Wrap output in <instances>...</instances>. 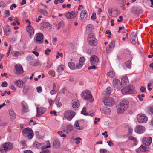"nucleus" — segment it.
I'll use <instances>...</instances> for the list:
<instances>
[{
	"label": "nucleus",
	"mask_w": 153,
	"mask_h": 153,
	"mask_svg": "<svg viewBox=\"0 0 153 153\" xmlns=\"http://www.w3.org/2000/svg\"><path fill=\"white\" fill-rule=\"evenodd\" d=\"M128 100H123L122 101L118 106L117 111V113L120 114H123L128 108Z\"/></svg>",
	"instance_id": "obj_1"
},
{
	"label": "nucleus",
	"mask_w": 153,
	"mask_h": 153,
	"mask_svg": "<svg viewBox=\"0 0 153 153\" xmlns=\"http://www.w3.org/2000/svg\"><path fill=\"white\" fill-rule=\"evenodd\" d=\"M81 97L91 102H93L94 100L90 90L85 89L84 90L81 94Z\"/></svg>",
	"instance_id": "obj_2"
},
{
	"label": "nucleus",
	"mask_w": 153,
	"mask_h": 153,
	"mask_svg": "<svg viewBox=\"0 0 153 153\" xmlns=\"http://www.w3.org/2000/svg\"><path fill=\"white\" fill-rule=\"evenodd\" d=\"M13 147L12 143L9 142H5L0 146V153H7V151L11 150Z\"/></svg>",
	"instance_id": "obj_3"
},
{
	"label": "nucleus",
	"mask_w": 153,
	"mask_h": 153,
	"mask_svg": "<svg viewBox=\"0 0 153 153\" xmlns=\"http://www.w3.org/2000/svg\"><path fill=\"white\" fill-rule=\"evenodd\" d=\"M22 133L24 136L27 137L30 139L33 138L34 135L33 131L29 128H24Z\"/></svg>",
	"instance_id": "obj_4"
},
{
	"label": "nucleus",
	"mask_w": 153,
	"mask_h": 153,
	"mask_svg": "<svg viewBox=\"0 0 153 153\" xmlns=\"http://www.w3.org/2000/svg\"><path fill=\"white\" fill-rule=\"evenodd\" d=\"M87 39L88 43L92 46H95L97 44V40L92 33H91L88 35Z\"/></svg>",
	"instance_id": "obj_5"
},
{
	"label": "nucleus",
	"mask_w": 153,
	"mask_h": 153,
	"mask_svg": "<svg viewBox=\"0 0 153 153\" xmlns=\"http://www.w3.org/2000/svg\"><path fill=\"white\" fill-rule=\"evenodd\" d=\"M134 88V87L133 86L129 85L128 87L122 89L121 90V91L123 94H132L135 92Z\"/></svg>",
	"instance_id": "obj_6"
},
{
	"label": "nucleus",
	"mask_w": 153,
	"mask_h": 153,
	"mask_svg": "<svg viewBox=\"0 0 153 153\" xmlns=\"http://www.w3.org/2000/svg\"><path fill=\"white\" fill-rule=\"evenodd\" d=\"M75 115V112L71 110L66 111L64 113V117L68 121H70Z\"/></svg>",
	"instance_id": "obj_7"
},
{
	"label": "nucleus",
	"mask_w": 153,
	"mask_h": 153,
	"mask_svg": "<svg viewBox=\"0 0 153 153\" xmlns=\"http://www.w3.org/2000/svg\"><path fill=\"white\" fill-rule=\"evenodd\" d=\"M137 122L139 123H146L148 120V117L143 114H140L137 116Z\"/></svg>",
	"instance_id": "obj_8"
},
{
	"label": "nucleus",
	"mask_w": 153,
	"mask_h": 153,
	"mask_svg": "<svg viewBox=\"0 0 153 153\" xmlns=\"http://www.w3.org/2000/svg\"><path fill=\"white\" fill-rule=\"evenodd\" d=\"M44 36L43 34L41 33H38L35 35L34 40L36 43L40 44L43 41Z\"/></svg>",
	"instance_id": "obj_9"
},
{
	"label": "nucleus",
	"mask_w": 153,
	"mask_h": 153,
	"mask_svg": "<svg viewBox=\"0 0 153 153\" xmlns=\"http://www.w3.org/2000/svg\"><path fill=\"white\" fill-rule=\"evenodd\" d=\"M66 18L68 19H71L74 18L78 15V12L75 11L71 12H68L65 14Z\"/></svg>",
	"instance_id": "obj_10"
},
{
	"label": "nucleus",
	"mask_w": 153,
	"mask_h": 153,
	"mask_svg": "<svg viewBox=\"0 0 153 153\" xmlns=\"http://www.w3.org/2000/svg\"><path fill=\"white\" fill-rule=\"evenodd\" d=\"M105 105L107 106H111L114 104V100L112 98L108 97L105 99L103 101Z\"/></svg>",
	"instance_id": "obj_11"
},
{
	"label": "nucleus",
	"mask_w": 153,
	"mask_h": 153,
	"mask_svg": "<svg viewBox=\"0 0 153 153\" xmlns=\"http://www.w3.org/2000/svg\"><path fill=\"white\" fill-rule=\"evenodd\" d=\"M145 130V127L140 125H137L134 129L135 132L139 134L144 133Z\"/></svg>",
	"instance_id": "obj_12"
},
{
	"label": "nucleus",
	"mask_w": 153,
	"mask_h": 153,
	"mask_svg": "<svg viewBox=\"0 0 153 153\" xmlns=\"http://www.w3.org/2000/svg\"><path fill=\"white\" fill-rule=\"evenodd\" d=\"M113 85L116 89H120L122 87V83L118 79H114L113 80Z\"/></svg>",
	"instance_id": "obj_13"
},
{
	"label": "nucleus",
	"mask_w": 153,
	"mask_h": 153,
	"mask_svg": "<svg viewBox=\"0 0 153 153\" xmlns=\"http://www.w3.org/2000/svg\"><path fill=\"white\" fill-rule=\"evenodd\" d=\"M16 70V74L17 75H21L24 72L23 68L19 64H17L15 65Z\"/></svg>",
	"instance_id": "obj_14"
},
{
	"label": "nucleus",
	"mask_w": 153,
	"mask_h": 153,
	"mask_svg": "<svg viewBox=\"0 0 153 153\" xmlns=\"http://www.w3.org/2000/svg\"><path fill=\"white\" fill-rule=\"evenodd\" d=\"M37 117H39L41 115L43 114L46 111V108L44 107H36Z\"/></svg>",
	"instance_id": "obj_15"
},
{
	"label": "nucleus",
	"mask_w": 153,
	"mask_h": 153,
	"mask_svg": "<svg viewBox=\"0 0 153 153\" xmlns=\"http://www.w3.org/2000/svg\"><path fill=\"white\" fill-rule=\"evenodd\" d=\"M91 63V65H97L99 62V59L95 55H92L90 59Z\"/></svg>",
	"instance_id": "obj_16"
},
{
	"label": "nucleus",
	"mask_w": 153,
	"mask_h": 153,
	"mask_svg": "<svg viewBox=\"0 0 153 153\" xmlns=\"http://www.w3.org/2000/svg\"><path fill=\"white\" fill-rule=\"evenodd\" d=\"M143 144L146 146H149L152 142V139L151 137H145L142 140Z\"/></svg>",
	"instance_id": "obj_17"
},
{
	"label": "nucleus",
	"mask_w": 153,
	"mask_h": 153,
	"mask_svg": "<svg viewBox=\"0 0 153 153\" xmlns=\"http://www.w3.org/2000/svg\"><path fill=\"white\" fill-rule=\"evenodd\" d=\"M85 61V57H82L80 58L79 62L76 66V69H80L82 68L84 64V62Z\"/></svg>",
	"instance_id": "obj_18"
},
{
	"label": "nucleus",
	"mask_w": 153,
	"mask_h": 153,
	"mask_svg": "<svg viewBox=\"0 0 153 153\" xmlns=\"http://www.w3.org/2000/svg\"><path fill=\"white\" fill-rule=\"evenodd\" d=\"M88 12L85 10H83L81 12L80 17L82 20H85L88 17Z\"/></svg>",
	"instance_id": "obj_19"
},
{
	"label": "nucleus",
	"mask_w": 153,
	"mask_h": 153,
	"mask_svg": "<svg viewBox=\"0 0 153 153\" xmlns=\"http://www.w3.org/2000/svg\"><path fill=\"white\" fill-rule=\"evenodd\" d=\"M22 113H26L28 111V106L27 104L25 101L22 102Z\"/></svg>",
	"instance_id": "obj_20"
},
{
	"label": "nucleus",
	"mask_w": 153,
	"mask_h": 153,
	"mask_svg": "<svg viewBox=\"0 0 153 153\" xmlns=\"http://www.w3.org/2000/svg\"><path fill=\"white\" fill-rule=\"evenodd\" d=\"M26 30L30 34V36L34 34V30L33 27L28 25L26 27Z\"/></svg>",
	"instance_id": "obj_21"
},
{
	"label": "nucleus",
	"mask_w": 153,
	"mask_h": 153,
	"mask_svg": "<svg viewBox=\"0 0 153 153\" xmlns=\"http://www.w3.org/2000/svg\"><path fill=\"white\" fill-rule=\"evenodd\" d=\"M25 82L20 80H19L15 82L14 83L19 88H22L23 87L24 84Z\"/></svg>",
	"instance_id": "obj_22"
},
{
	"label": "nucleus",
	"mask_w": 153,
	"mask_h": 153,
	"mask_svg": "<svg viewBox=\"0 0 153 153\" xmlns=\"http://www.w3.org/2000/svg\"><path fill=\"white\" fill-rule=\"evenodd\" d=\"M114 44L112 42H111L108 45V47L107 48V52L109 53H110L112 50L114 49Z\"/></svg>",
	"instance_id": "obj_23"
},
{
	"label": "nucleus",
	"mask_w": 153,
	"mask_h": 153,
	"mask_svg": "<svg viewBox=\"0 0 153 153\" xmlns=\"http://www.w3.org/2000/svg\"><path fill=\"white\" fill-rule=\"evenodd\" d=\"M29 64L32 66H36L40 65V62L38 60L36 59L30 62Z\"/></svg>",
	"instance_id": "obj_24"
},
{
	"label": "nucleus",
	"mask_w": 153,
	"mask_h": 153,
	"mask_svg": "<svg viewBox=\"0 0 153 153\" xmlns=\"http://www.w3.org/2000/svg\"><path fill=\"white\" fill-rule=\"evenodd\" d=\"M60 143L58 140H55L53 141V146L55 148H57L60 146Z\"/></svg>",
	"instance_id": "obj_25"
},
{
	"label": "nucleus",
	"mask_w": 153,
	"mask_h": 153,
	"mask_svg": "<svg viewBox=\"0 0 153 153\" xmlns=\"http://www.w3.org/2000/svg\"><path fill=\"white\" fill-rule=\"evenodd\" d=\"M4 31L6 36H8L10 33V28L8 25L5 26L4 27Z\"/></svg>",
	"instance_id": "obj_26"
},
{
	"label": "nucleus",
	"mask_w": 153,
	"mask_h": 153,
	"mask_svg": "<svg viewBox=\"0 0 153 153\" xmlns=\"http://www.w3.org/2000/svg\"><path fill=\"white\" fill-rule=\"evenodd\" d=\"M112 90V89L110 87H108L104 91L102 92V94H109L111 93Z\"/></svg>",
	"instance_id": "obj_27"
},
{
	"label": "nucleus",
	"mask_w": 153,
	"mask_h": 153,
	"mask_svg": "<svg viewBox=\"0 0 153 153\" xmlns=\"http://www.w3.org/2000/svg\"><path fill=\"white\" fill-rule=\"evenodd\" d=\"M107 75L110 78H113L115 76V73L114 71L111 70L108 73Z\"/></svg>",
	"instance_id": "obj_28"
},
{
	"label": "nucleus",
	"mask_w": 153,
	"mask_h": 153,
	"mask_svg": "<svg viewBox=\"0 0 153 153\" xmlns=\"http://www.w3.org/2000/svg\"><path fill=\"white\" fill-rule=\"evenodd\" d=\"M72 107L74 108H77L79 106V101H73L72 102Z\"/></svg>",
	"instance_id": "obj_29"
},
{
	"label": "nucleus",
	"mask_w": 153,
	"mask_h": 153,
	"mask_svg": "<svg viewBox=\"0 0 153 153\" xmlns=\"http://www.w3.org/2000/svg\"><path fill=\"white\" fill-rule=\"evenodd\" d=\"M68 65L71 70H74L76 69V66L72 62H69L68 63Z\"/></svg>",
	"instance_id": "obj_30"
},
{
	"label": "nucleus",
	"mask_w": 153,
	"mask_h": 153,
	"mask_svg": "<svg viewBox=\"0 0 153 153\" xmlns=\"http://www.w3.org/2000/svg\"><path fill=\"white\" fill-rule=\"evenodd\" d=\"M102 113L104 114L108 115L111 112L110 109L107 108H104L102 109Z\"/></svg>",
	"instance_id": "obj_31"
},
{
	"label": "nucleus",
	"mask_w": 153,
	"mask_h": 153,
	"mask_svg": "<svg viewBox=\"0 0 153 153\" xmlns=\"http://www.w3.org/2000/svg\"><path fill=\"white\" fill-rule=\"evenodd\" d=\"M34 145L39 149L41 148L42 150L44 149V144L42 143L41 144L36 142L34 143Z\"/></svg>",
	"instance_id": "obj_32"
},
{
	"label": "nucleus",
	"mask_w": 153,
	"mask_h": 153,
	"mask_svg": "<svg viewBox=\"0 0 153 153\" xmlns=\"http://www.w3.org/2000/svg\"><path fill=\"white\" fill-rule=\"evenodd\" d=\"M39 12L41 14L45 16H47L48 15V12L46 10L42 9H40L39 10Z\"/></svg>",
	"instance_id": "obj_33"
},
{
	"label": "nucleus",
	"mask_w": 153,
	"mask_h": 153,
	"mask_svg": "<svg viewBox=\"0 0 153 153\" xmlns=\"http://www.w3.org/2000/svg\"><path fill=\"white\" fill-rule=\"evenodd\" d=\"M122 82L125 84H128L129 82V81L127 76L123 77L121 79Z\"/></svg>",
	"instance_id": "obj_34"
},
{
	"label": "nucleus",
	"mask_w": 153,
	"mask_h": 153,
	"mask_svg": "<svg viewBox=\"0 0 153 153\" xmlns=\"http://www.w3.org/2000/svg\"><path fill=\"white\" fill-rule=\"evenodd\" d=\"M73 128V126L71 125H68L66 126V129L67 132L66 133L68 134V132H71Z\"/></svg>",
	"instance_id": "obj_35"
},
{
	"label": "nucleus",
	"mask_w": 153,
	"mask_h": 153,
	"mask_svg": "<svg viewBox=\"0 0 153 153\" xmlns=\"http://www.w3.org/2000/svg\"><path fill=\"white\" fill-rule=\"evenodd\" d=\"M65 68V66L62 65H61L58 66L57 68V71L60 72L63 71Z\"/></svg>",
	"instance_id": "obj_36"
},
{
	"label": "nucleus",
	"mask_w": 153,
	"mask_h": 153,
	"mask_svg": "<svg viewBox=\"0 0 153 153\" xmlns=\"http://www.w3.org/2000/svg\"><path fill=\"white\" fill-rule=\"evenodd\" d=\"M93 28V25L92 24H89L87 27L86 30L88 31V32H91Z\"/></svg>",
	"instance_id": "obj_37"
},
{
	"label": "nucleus",
	"mask_w": 153,
	"mask_h": 153,
	"mask_svg": "<svg viewBox=\"0 0 153 153\" xmlns=\"http://www.w3.org/2000/svg\"><path fill=\"white\" fill-rule=\"evenodd\" d=\"M30 89V87L29 86H24L23 88V92L24 94H26L27 93V91Z\"/></svg>",
	"instance_id": "obj_38"
},
{
	"label": "nucleus",
	"mask_w": 153,
	"mask_h": 153,
	"mask_svg": "<svg viewBox=\"0 0 153 153\" xmlns=\"http://www.w3.org/2000/svg\"><path fill=\"white\" fill-rule=\"evenodd\" d=\"M74 127L77 130H80L82 129L80 128V127L79 126L78 122L77 121H76L74 123Z\"/></svg>",
	"instance_id": "obj_39"
},
{
	"label": "nucleus",
	"mask_w": 153,
	"mask_h": 153,
	"mask_svg": "<svg viewBox=\"0 0 153 153\" xmlns=\"http://www.w3.org/2000/svg\"><path fill=\"white\" fill-rule=\"evenodd\" d=\"M125 64L127 67L128 68H131V62L130 60H128L125 63Z\"/></svg>",
	"instance_id": "obj_40"
},
{
	"label": "nucleus",
	"mask_w": 153,
	"mask_h": 153,
	"mask_svg": "<svg viewBox=\"0 0 153 153\" xmlns=\"http://www.w3.org/2000/svg\"><path fill=\"white\" fill-rule=\"evenodd\" d=\"M62 131H59L57 132V134L60 136L61 137H64L65 138H66L67 136L66 134H62Z\"/></svg>",
	"instance_id": "obj_41"
},
{
	"label": "nucleus",
	"mask_w": 153,
	"mask_h": 153,
	"mask_svg": "<svg viewBox=\"0 0 153 153\" xmlns=\"http://www.w3.org/2000/svg\"><path fill=\"white\" fill-rule=\"evenodd\" d=\"M73 140L75 141V143L76 144H78L80 143V140H81L80 137L76 138H73Z\"/></svg>",
	"instance_id": "obj_42"
},
{
	"label": "nucleus",
	"mask_w": 153,
	"mask_h": 153,
	"mask_svg": "<svg viewBox=\"0 0 153 153\" xmlns=\"http://www.w3.org/2000/svg\"><path fill=\"white\" fill-rule=\"evenodd\" d=\"M136 36H131V42L133 45H135L136 44L135 39Z\"/></svg>",
	"instance_id": "obj_43"
},
{
	"label": "nucleus",
	"mask_w": 153,
	"mask_h": 153,
	"mask_svg": "<svg viewBox=\"0 0 153 153\" xmlns=\"http://www.w3.org/2000/svg\"><path fill=\"white\" fill-rule=\"evenodd\" d=\"M145 95L143 94H139L137 96V97L140 101H142L143 100V98L144 97Z\"/></svg>",
	"instance_id": "obj_44"
},
{
	"label": "nucleus",
	"mask_w": 153,
	"mask_h": 153,
	"mask_svg": "<svg viewBox=\"0 0 153 153\" xmlns=\"http://www.w3.org/2000/svg\"><path fill=\"white\" fill-rule=\"evenodd\" d=\"M46 146H44V149H45L46 148H49L51 147V145L50 142L49 141H47L46 142Z\"/></svg>",
	"instance_id": "obj_45"
},
{
	"label": "nucleus",
	"mask_w": 153,
	"mask_h": 153,
	"mask_svg": "<svg viewBox=\"0 0 153 153\" xmlns=\"http://www.w3.org/2000/svg\"><path fill=\"white\" fill-rule=\"evenodd\" d=\"M9 113L10 115L13 117H15V114L14 111L12 110H10L9 111Z\"/></svg>",
	"instance_id": "obj_46"
},
{
	"label": "nucleus",
	"mask_w": 153,
	"mask_h": 153,
	"mask_svg": "<svg viewBox=\"0 0 153 153\" xmlns=\"http://www.w3.org/2000/svg\"><path fill=\"white\" fill-rule=\"evenodd\" d=\"M19 54L20 53L19 52L17 51H14L12 53V55L15 57H17L18 56Z\"/></svg>",
	"instance_id": "obj_47"
},
{
	"label": "nucleus",
	"mask_w": 153,
	"mask_h": 153,
	"mask_svg": "<svg viewBox=\"0 0 153 153\" xmlns=\"http://www.w3.org/2000/svg\"><path fill=\"white\" fill-rule=\"evenodd\" d=\"M43 26L44 27H48L50 26V24L47 22H45L43 23Z\"/></svg>",
	"instance_id": "obj_48"
},
{
	"label": "nucleus",
	"mask_w": 153,
	"mask_h": 153,
	"mask_svg": "<svg viewBox=\"0 0 153 153\" xmlns=\"http://www.w3.org/2000/svg\"><path fill=\"white\" fill-rule=\"evenodd\" d=\"M81 113L85 115H87L88 114L86 112V108H85L83 107L82 111H81Z\"/></svg>",
	"instance_id": "obj_49"
},
{
	"label": "nucleus",
	"mask_w": 153,
	"mask_h": 153,
	"mask_svg": "<svg viewBox=\"0 0 153 153\" xmlns=\"http://www.w3.org/2000/svg\"><path fill=\"white\" fill-rule=\"evenodd\" d=\"M55 103L58 107H60L62 105L61 103L59 102V100H56L55 101Z\"/></svg>",
	"instance_id": "obj_50"
},
{
	"label": "nucleus",
	"mask_w": 153,
	"mask_h": 153,
	"mask_svg": "<svg viewBox=\"0 0 153 153\" xmlns=\"http://www.w3.org/2000/svg\"><path fill=\"white\" fill-rule=\"evenodd\" d=\"M33 56H31L30 55H28L27 56L26 59L28 61L33 60Z\"/></svg>",
	"instance_id": "obj_51"
},
{
	"label": "nucleus",
	"mask_w": 153,
	"mask_h": 153,
	"mask_svg": "<svg viewBox=\"0 0 153 153\" xmlns=\"http://www.w3.org/2000/svg\"><path fill=\"white\" fill-rule=\"evenodd\" d=\"M129 139L130 140L134 141L135 143H137V142H136V139L135 137H134L132 136L129 137Z\"/></svg>",
	"instance_id": "obj_52"
},
{
	"label": "nucleus",
	"mask_w": 153,
	"mask_h": 153,
	"mask_svg": "<svg viewBox=\"0 0 153 153\" xmlns=\"http://www.w3.org/2000/svg\"><path fill=\"white\" fill-rule=\"evenodd\" d=\"M42 151L40 152V153H49V150L48 149H43Z\"/></svg>",
	"instance_id": "obj_53"
},
{
	"label": "nucleus",
	"mask_w": 153,
	"mask_h": 153,
	"mask_svg": "<svg viewBox=\"0 0 153 153\" xmlns=\"http://www.w3.org/2000/svg\"><path fill=\"white\" fill-rule=\"evenodd\" d=\"M56 92L57 90L52 89L50 91V93L51 95H53L56 94Z\"/></svg>",
	"instance_id": "obj_54"
},
{
	"label": "nucleus",
	"mask_w": 153,
	"mask_h": 153,
	"mask_svg": "<svg viewBox=\"0 0 153 153\" xmlns=\"http://www.w3.org/2000/svg\"><path fill=\"white\" fill-rule=\"evenodd\" d=\"M37 91L38 93H40L42 91V88L41 86H38L36 88Z\"/></svg>",
	"instance_id": "obj_55"
},
{
	"label": "nucleus",
	"mask_w": 153,
	"mask_h": 153,
	"mask_svg": "<svg viewBox=\"0 0 153 153\" xmlns=\"http://www.w3.org/2000/svg\"><path fill=\"white\" fill-rule=\"evenodd\" d=\"M96 18V14L95 13H93L91 16V19L93 20L95 19Z\"/></svg>",
	"instance_id": "obj_56"
},
{
	"label": "nucleus",
	"mask_w": 153,
	"mask_h": 153,
	"mask_svg": "<svg viewBox=\"0 0 153 153\" xmlns=\"http://www.w3.org/2000/svg\"><path fill=\"white\" fill-rule=\"evenodd\" d=\"M63 56V54L61 53H58L57 55L56 56V59H58L59 57H62Z\"/></svg>",
	"instance_id": "obj_57"
},
{
	"label": "nucleus",
	"mask_w": 153,
	"mask_h": 153,
	"mask_svg": "<svg viewBox=\"0 0 153 153\" xmlns=\"http://www.w3.org/2000/svg\"><path fill=\"white\" fill-rule=\"evenodd\" d=\"M52 63L51 61H48L47 62V67L48 68H50L52 65Z\"/></svg>",
	"instance_id": "obj_58"
},
{
	"label": "nucleus",
	"mask_w": 153,
	"mask_h": 153,
	"mask_svg": "<svg viewBox=\"0 0 153 153\" xmlns=\"http://www.w3.org/2000/svg\"><path fill=\"white\" fill-rule=\"evenodd\" d=\"M7 82L5 81L2 83L1 86L3 87H6L7 86Z\"/></svg>",
	"instance_id": "obj_59"
},
{
	"label": "nucleus",
	"mask_w": 153,
	"mask_h": 153,
	"mask_svg": "<svg viewBox=\"0 0 153 153\" xmlns=\"http://www.w3.org/2000/svg\"><path fill=\"white\" fill-rule=\"evenodd\" d=\"M140 90L142 92H144L146 90V88L145 87L143 86H141L140 88Z\"/></svg>",
	"instance_id": "obj_60"
},
{
	"label": "nucleus",
	"mask_w": 153,
	"mask_h": 153,
	"mask_svg": "<svg viewBox=\"0 0 153 153\" xmlns=\"http://www.w3.org/2000/svg\"><path fill=\"white\" fill-rule=\"evenodd\" d=\"M5 6V4L4 2L1 1L0 2V7H4Z\"/></svg>",
	"instance_id": "obj_61"
},
{
	"label": "nucleus",
	"mask_w": 153,
	"mask_h": 153,
	"mask_svg": "<svg viewBox=\"0 0 153 153\" xmlns=\"http://www.w3.org/2000/svg\"><path fill=\"white\" fill-rule=\"evenodd\" d=\"M107 132L105 131L104 132L102 133V135L104 136L105 138H106L108 137V135L107 134Z\"/></svg>",
	"instance_id": "obj_62"
},
{
	"label": "nucleus",
	"mask_w": 153,
	"mask_h": 153,
	"mask_svg": "<svg viewBox=\"0 0 153 153\" xmlns=\"http://www.w3.org/2000/svg\"><path fill=\"white\" fill-rule=\"evenodd\" d=\"M17 7V6L15 4H13L10 7V9L11 10H13V8H16Z\"/></svg>",
	"instance_id": "obj_63"
},
{
	"label": "nucleus",
	"mask_w": 153,
	"mask_h": 153,
	"mask_svg": "<svg viewBox=\"0 0 153 153\" xmlns=\"http://www.w3.org/2000/svg\"><path fill=\"white\" fill-rule=\"evenodd\" d=\"M107 150L105 149H102L100 150V153H106Z\"/></svg>",
	"instance_id": "obj_64"
}]
</instances>
